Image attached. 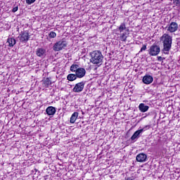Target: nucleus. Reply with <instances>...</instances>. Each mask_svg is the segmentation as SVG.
<instances>
[{"instance_id":"obj_1","label":"nucleus","mask_w":180,"mask_h":180,"mask_svg":"<svg viewBox=\"0 0 180 180\" xmlns=\"http://www.w3.org/2000/svg\"><path fill=\"white\" fill-rule=\"evenodd\" d=\"M118 32H120L119 39L121 41H126L127 39V32L129 30L126 27V22H122L118 27Z\"/></svg>"},{"instance_id":"obj_2","label":"nucleus","mask_w":180,"mask_h":180,"mask_svg":"<svg viewBox=\"0 0 180 180\" xmlns=\"http://www.w3.org/2000/svg\"><path fill=\"white\" fill-rule=\"evenodd\" d=\"M91 63L93 64H101L103 60V56L99 51H94L91 53Z\"/></svg>"},{"instance_id":"obj_3","label":"nucleus","mask_w":180,"mask_h":180,"mask_svg":"<svg viewBox=\"0 0 180 180\" xmlns=\"http://www.w3.org/2000/svg\"><path fill=\"white\" fill-rule=\"evenodd\" d=\"M160 43L163 46H172V37L169 34L165 33L160 38Z\"/></svg>"},{"instance_id":"obj_4","label":"nucleus","mask_w":180,"mask_h":180,"mask_svg":"<svg viewBox=\"0 0 180 180\" xmlns=\"http://www.w3.org/2000/svg\"><path fill=\"white\" fill-rule=\"evenodd\" d=\"M18 38L21 43H26L29 41V39H30V34L29 33V30L22 31Z\"/></svg>"},{"instance_id":"obj_5","label":"nucleus","mask_w":180,"mask_h":180,"mask_svg":"<svg viewBox=\"0 0 180 180\" xmlns=\"http://www.w3.org/2000/svg\"><path fill=\"white\" fill-rule=\"evenodd\" d=\"M161 51V49L158 46H151L148 50V53L152 56H158Z\"/></svg>"},{"instance_id":"obj_6","label":"nucleus","mask_w":180,"mask_h":180,"mask_svg":"<svg viewBox=\"0 0 180 180\" xmlns=\"http://www.w3.org/2000/svg\"><path fill=\"white\" fill-rule=\"evenodd\" d=\"M84 86H85V82H80L75 84L72 91H73V92L79 94V92H82V91H84Z\"/></svg>"},{"instance_id":"obj_7","label":"nucleus","mask_w":180,"mask_h":180,"mask_svg":"<svg viewBox=\"0 0 180 180\" xmlns=\"http://www.w3.org/2000/svg\"><path fill=\"white\" fill-rule=\"evenodd\" d=\"M176 30H178V23L172 22L167 27V32H169V33H175Z\"/></svg>"},{"instance_id":"obj_8","label":"nucleus","mask_w":180,"mask_h":180,"mask_svg":"<svg viewBox=\"0 0 180 180\" xmlns=\"http://www.w3.org/2000/svg\"><path fill=\"white\" fill-rule=\"evenodd\" d=\"M86 74V70L84 68H79L75 72L76 77L77 78H84V75Z\"/></svg>"},{"instance_id":"obj_9","label":"nucleus","mask_w":180,"mask_h":180,"mask_svg":"<svg viewBox=\"0 0 180 180\" xmlns=\"http://www.w3.org/2000/svg\"><path fill=\"white\" fill-rule=\"evenodd\" d=\"M136 159L138 162H146L147 161V155L146 153H139L136 155Z\"/></svg>"},{"instance_id":"obj_10","label":"nucleus","mask_w":180,"mask_h":180,"mask_svg":"<svg viewBox=\"0 0 180 180\" xmlns=\"http://www.w3.org/2000/svg\"><path fill=\"white\" fill-rule=\"evenodd\" d=\"M142 81H143V84L148 85V84H151V82H153V81H154V78H153V77L151 75H146L143 77Z\"/></svg>"},{"instance_id":"obj_11","label":"nucleus","mask_w":180,"mask_h":180,"mask_svg":"<svg viewBox=\"0 0 180 180\" xmlns=\"http://www.w3.org/2000/svg\"><path fill=\"white\" fill-rule=\"evenodd\" d=\"M56 112H57L56 107L49 106L46 109V112L48 116H54V115H56Z\"/></svg>"},{"instance_id":"obj_12","label":"nucleus","mask_w":180,"mask_h":180,"mask_svg":"<svg viewBox=\"0 0 180 180\" xmlns=\"http://www.w3.org/2000/svg\"><path fill=\"white\" fill-rule=\"evenodd\" d=\"M68 44V38L65 37L56 42L54 46H67Z\"/></svg>"},{"instance_id":"obj_13","label":"nucleus","mask_w":180,"mask_h":180,"mask_svg":"<svg viewBox=\"0 0 180 180\" xmlns=\"http://www.w3.org/2000/svg\"><path fill=\"white\" fill-rule=\"evenodd\" d=\"M139 109L142 113H146V112L150 109V107L148 105H146L144 103H141L139 105Z\"/></svg>"},{"instance_id":"obj_14","label":"nucleus","mask_w":180,"mask_h":180,"mask_svg":"<svg viewBox=\"0 0 180 180\" xmlns=\"http://www.w3.org/2000/svg\"><path fill=\"white\" fill-rule=\"evenodd\" d=\"M36 53L38 57H43V56H44V54H46V49H44L43 48H38L37 49Z\"/></svg>"},{"instance_id":"obj_15","label":"nucleus","mask_w":180,"mask_h":180,"mask_svg":"<svg viewBox=\"0 0 180 180\" xmlns=\"http://www.w3.org/2000/svg\"><path fill=\"white\" fill-rule=\"evenodd\" d=\"M140 134H141V132L140 129L137 130L131 136V140L134 141V140H136V139H139V137L140 136Z\"/></svg>"},{"instance_id":"obj_16","label":"nucleus","mask_w":180,"mask_h":180,"mask_svg":"<svg viewBox=\"0 0 180 180\" xmlns=\"http://www.w3.org/2000/svg\"><path fill=\"white\" fill-rule=\"evenodd\" d=\"M7 43H8V46H15L16 44V39L13 37H9L7 39Z\"/></svg>"},{"instance_id":"obj_17","label":"nucleus","mask_w":180,"mask_h":180,"mask_svg":"<svg viewBox=\"0 0 180 180\" xmlns=\"http://www.w3.org/2000/svg\"><path fill=\"white\" fill-rule=\"evenodd\" d=\"M77 78H78V77H77V75H75V74H69L67 77V79L70 82L75 81V79H77Z\"/></svg>"},{"instance_id":"obj_18","label":"nucleus","mask_w":180,"mask_h":180,"mask_svg":"<svg viewBox=\"0 0 180 180\" xmlns=\"http://www.w3.org/2000/svg\"><path fill=\"white\" fill-rule=\"evenodd\" d=\"M78 118V112H75L70 117V123H75V121Z\"/></svg>"},{"instance_id":"obj_19","label":"nucleus","mask_w":180,"mask_h":180,"mask_svg":"<svg viewBox=\"0 0 180 180\" xmlns=\"http://www.w3.org/2000/svg\"><path fill=\"white\" fill-rule=\"evenodd\" d=\"M171 46H164V48L162 49V53H163V54H169Z\"/></svg>"},{"instance_id":"obj_20","label":"nucleus","mask_w":180,"mask_h":180,"mask_svg":"<svg viewBox=\"0 0 180 180\" xmlns=\"http://www.w3.org/2000/svg\"><path fill=\"white\" fill-rule=\"evenodd\" d=\"M79 68V65H77V64H72L70 66V71L72 72H77V70Z\"/></svg>"},{"instance_id":"obj_21","label":"nucleus","mask_w":180,"mask_h":180,"mask_svg":"<svg viewBox=\"0 0 180 180\" xmlns=\"http://www.w3.org/2000/svg\"><path fill=\"white\" fill-rule=\"evenodd\" d=\"M44 84L45 85L46 88H49V86L51 85V80L50 79V78L47 77L46 79H45V80L44 81Z\"/></svg>"},{"instance_id":"obj_22","label":"nucleus","mask_w":180,"mask_h":180,"mask_svg":"<svg viewBox=\"0 0 180 180\" xmlns=\"http://www.w3.org/2000/svg\"><path fill=\"white\" fill-rule=\"evenodd\" d=\"M57 34L53 31H51L49 34V39H54L55 37H56Z\"/></svg>"},{"instance_id":"obj_23","label":"nucleus","mask_w":180,"mask_h":180,"mask_svg":"<svg viewBox=\"0 0 180 180\" xmlns=\"http://www.w3.org/2000/svg\"><path fill=\"white\" fill-rule=\"evenodd\" d=\"M150 129V125H146L144 127H143L142 129H139V131H141V133L146 131V130H148Z\"/></svg>"},{"instance_id":"obj_24","label":"nucleus","mask_w":180,"mask_h":180,"mask_svg":"<svg viewBox=\"0 0 180 180\" xmlns=\"http://www.w3.org/2000/svg\"><path fill=\"white\" fill-rule=\"evenodd\" d=\"M53 50L55 51H60V50H63V46H53Z\"/></svg>"},{"instance_id":"obj_25","label":"nucleus","mask_w":180,"mask_h":180,"mask_svg":"<svg viewBox=\"0 0 180 180\" xmlns=\"http://www.w3.org/2000/svg\"><path fill=\"white\" fill-rule=\"evenodd\" d=\"M25 1L27 5H32V4H34V2H36V0H25Z\"/></svg>"},{"instance_id":"obj_26","label":"nucleus","mask_w":180,"mask_h":180,"mask_svg":"<svg viewBox=\"0 0 180 180\" xmlns=\"http://www.w3.org/2000/svg\"><path fill=\"white\" fill-rule=\"evenodd\" d=\"M173 2L176 6H178V5L180 4V0H173Z\"/></svg>"},{"instance_id":"obj_27","label":"nucleus","mask_w":180,"mask_h":180,"mask_svg":"<svg viewBox=\"0 0 180 180\" xmlns=\"http://www.w3.org/2000/svg\"><path fill=\"white\" fill-rule=\"evenodd\" d=\"M146 50H147V46H142V48L141 49L139 53H141V51H146Z\"/></svg>"},{"instance_id":"obj_28","label":"nucleus","mask_w":180,"mask_h":180,"mask_svg":"<svg viewBox=\"0 0 180 180\" xmlns=\"http://www.w3.org/2000/svg\"><path fill=\"white\" fill-rule=\"evenodd\" d=\"M18 9H19V7L15 6L12 9V12L15 13V12H18Z\"/></svg>"},{"instance_id":"obj_29","label":"nucleus","mask_w":180,"mask_h":180,"mask_svg":"<svg viewBox=\"0 0 180 180\" xmlns=\"http://www.w3.org/2000/svg\"><path fill=\"white\" fill-rule=\"evenodd\" d=\"M163 60H165V58H162V56L158 57V61H163Z\"/></svg>"},{"instance_id":"obj_30","label":"nucleus","mask_w":180,"mask_h":180,"mask_svg":"<svg viewBox=\"0 0 180 180\" xmlns=\"http://www.w3.org/2000/svg\"><path fill=\"white\" fill-rule=\"evenodd\" d=\"M113 53H115V51H111L110 53V56H112L113 54Z\"/></svg>"},{"instance_id":"obj_31","label":"nucleus","mask_w":180,"mask_h":180,"mask_svg":"<svg viewBox=\"0 0 180 180\" xmlns=\"http://www.w3.org/2000/svg\"><path fill=\"white\" fill-rule=\"evenodd\" d=\"M34 171H35L36 172H37L38 170H37V169H34Z\"/></svg>"},{"instance_id":"obj_32","label":"nucleus","mask_w":180,"mask_h":180,"mask_svg":"<svg viewBox=\"0 0 180 180\" xmlns=\"http://www.w3.org/2000/svg\"><path fill=\"white\" fill-rule=\"evenodd\" d=\"M108 49H109V47H106V50H108Z\"/></svg>"}]
</instances>
